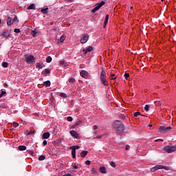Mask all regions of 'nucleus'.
Returning a JSON list of instances; mask_svg holds the SVG:
<instances>
[{
    "instance_id": "nucleus-8",
    "label": "nucleus",
    "mask_w": 176,
    "mask_h": 176,
    "mask_svg": "<svg viewBox=\"0 0 176 176\" xmlns=\"http://www.w3.org/2000/svg\"><path fill=\"white\" fill-rule=\"evenodd\" d=\"M89 34H84L83 37L80 39V43L82 45L86 43L89 41Z\"/></svg>"
},
{
    "instance_id": "nucleus-46",
    "label": "nucleus",
    "mask_w": 176,
    "mask_h": 176,
    "mask_svg": "<svg viewBox=\"0 0 176 176\" xmlns=\"http://www.w3.org/2000/svg\"><path fill=\"white\" fill-rule=\"evenodd\" d=\"M27 152L29 155H34V152L31 150H27Z\"/></svg>"
},
{
    "instance_id": "nucleus-35",
    "label": "nucleus",
    "mask_w": 176,
    "mask_h": 176,
    "mask_svg": "<svg viewBox=\"0 0 176 176\" xmlns=\"http://www.w3.org/2000/svg\"><path fill=\"white\" fill-rule=\"evenodd\" d=\"M13 23H19V19L17 18V16H15L13 19Z\"/></svg>"
},
{
    "instance_id": "nucleus-30",
    "label": "nucleus",
    "mask_w": 176,
    "mask_h": 176,
    "mask_svg": "<svg viewBox=\"0 0 176 176\" xmlns=\"http://www.w3.org/2000/svg\"><path fill=\"white\" fill-rule=\"evenodd\" d=\"M60 97H63V98H67V97H68V96H67V94H65V93H60Z\"/></svg>"
},
{
    "instance_id": "nucleus-17",
    "label": "nucleus",
    "mask_w": 176,
    "mask_h": 176,
    "mask_svg": "<svg viewBox=\"0 0 176 176\" xmlns=\"http://www.w3.org/2000/svg\"><path fill=\"white\" fill-rule=\"evenodd\" d=\"M108 20H109V15L107 14L105 16V19L104 21V28H105V26L107 25V24H108Z\"/></svg>"
},
{
    "instance_id": "nucleus-3",
    "label": "nucleus",
    "mask_w": 176,
    "mask_h": 176,
    "mask_svg": "<svg viewBox=\"0 0 176 176\" xmlns=\"http://www.w3.org/2000/svg\"><path fill=\"white\" fill-rule=\"evenodd\" d=\"M104 5H105V1H104L96 4V7L91 10V13H96V12H97V10H100L101 7L104 6Z\"/></svg>"
},
{
    "instance_id": "nucleus-21",
    "label": "nucleus",
    "mask_w": 176,
    "mask_h": 176,
    "mask_svg": "<svg viewBox=\"0 0 176 176\" xmlns=\"http://www.w3.org/2000/svg\"><path fill=\"white\" fill-rule=\"evenodd\" d=\"M19 151H26L27 150V146H19L18 147Z\"/></svg>"
},
{
    "instance_id": "nucleus-23",
    "label": "nucleus",
    "mask_w": 176,
    "mask_h": 176,
    "mask_svg": "<svg viewBox=\"0 0 176 176\" xmlns=\"http://www.w3.org/2000/svg\"><path fill=\"white\" fill-rule=\"evenodd\" d=\"M47 10H49V8L42 9L41 12L43 13V14H47L48 13Z\"/></svg>"
},
{
    "instance_id": "nucleus-12",
    "label": "nucleus",
    "mask_w": 176,
    "mask_h": 176,
    "mask_svg": "<svg viewBox=\"0 0 176 176\" xmlns=\"http://www.w3.org/2000/svg\"><path fill=\"white\" fill-rule=\"evenodd\" d=\"M50 137V133L49 132H45L42 135L43 140H47Z\"/></svg>"
},
{
    "instance_id": "nucleus-56",
    "label": "nucleus",
    "mask_w": 176,
    "mask_h": 176,
    "mask_svg": "<svg viewBox=\"0 0 176 176\" xmlns=\"http://www.w3.org/2000/svg\"><path fill=\"white\" fill-rule=\"evenodd\" d=\"M111 80H116V77H113L110 78Z\"/></svg>"
},
{
    "instance_id": "nucleus-1",
    "label": "nucleus",
    "mask_w": 176,
    "mask_h": 176,
    "mask_svg": "<svg viewBox=\"0 0 176 176\" xmlns=\"http://www.w3.org/2000/svg\"><path fill=\"white\" fill-rule=\"evenodd\" d=\"M113 127L115 129L116 131H118L120 134L123 133L125 129L124 125L120 122V120H116L113 124Z\"/></svg>"
},
{
    "instance_id": "nucleus-55",
    "label": "nucleus",
    "mask_w": 176,
    "mask_h": 176,
    "mask_svg": "<svg viewBox=\"0 0 176 176\" xmlns=\"http://www.w3.org/2000/svg\"><path fill=\"white\" fill-rule=\"evenodd\" d=\"M159 141H163V139H157V140H155V142H157Z\"/></svg>"
},
{
    "instance_id": "nucleus-4",
    "label": "nucleus",
    "mask_w": 176,
    "mask_h": 176,
    "mask_svg": "<svg viewBox=\"0 0 176 176\" xmlns=\"http://www.w3.org/2000/svg\"><path fill=\"white\" fill-rule=\"evenodd\" d=\"M164 150L165 151V152H167L168 153H171L172 152H175L176 146L175 145H173L172 146H166L164 147Z\"/></svg>"
},
{
    "instance_id": "nucleus-9",
    "label": "nucleus",
    "mask_w": 176,
    "mask_h": 176,
    "mask_svg": "<svg viewBox=\"0 0 176 176\" xmlns=\"http://www.w3.org/2000/svg\"><path fill=\"white\" fill-rule=\"evenodd\" d=\"M80 76H82V78H84L85 79H87V76H89V73L87 72H86V70H82L80 72Z\"/></svg>"
},
{
    "instance_id": "nucleus-38",
    "label": "nucleus",
    "mask_w": 176,
    "mask_h": 176,
    "mask_svg": "<svg viewBox=\"0 0 176 176\" xmlns=\"http://www.w3.org/2000/svg\"><path fill=\"white\" fill-rule=\"evenodd\" d=\"M75 78H69V83H75Z\"/></svg>"
},
{
    "instance_id": "nucleus-13",
    "label": "nucleus",
    "mask_w": 176,
    "mask_h": 176,
    "mask_svg": "<svg viewBox=\"0 0 176 176\" xmlns=\"http://www.w3.org/2000/svg\"><path fill=\"white\" fill-rule=\"evenodd\" d=\"M166 127L164 126H160L158 129V133H162L165 134Z\"/></svg>"
},
{
    "instance_id": "nucleus-50",
    "label": "nucleus",
    "mask_w": 176,
    "mask_h": 176,
    "mask_svg": "<svg viewBox=\"0 0 176 176\" xmlns=\"http://www.w3.org/2000/svg\"><path fill=\"white\" fill-rule=\"evenodd\" d=\"M90 163H91L90 160H87L85 162V164H87V166H89Z\"/></svg>"
},
{
    "instance_id": "nucleus-26",
    "label": "nucleus",
    "mask_w": 176,
    "mask_h": 176,
    "mask_svg": "<svg viewBox=\"0 0 176 176\" xmlns=\"http://www.w3.org/2000/svg\"><path fill=\"white\" fill-rule=\"evenodd\" d=\"M44 85L46 86V87H50V80H47L44 82Z\"/></svg>"
},
{
    "instance_id": "nucleus-15",
    "label": "nucleus",
    "mask_w": 176,
    "mask_h": 176,
    "mask_svg": "<svg viewBox=\"0 0 176 176\" xmlns=\"http://www.w3.org/2000/svg\"><path fill=\"white\" fill-rule=\"evenodd\" d=\"M1 36H3V38H9V36H10V33H9L8 31H5L1 34Z\"/></svg>"
},
{
    "instance_id": "nucleus-32",
    "label": "nucleus",
    "mask_w": 176,
    "mask_h": 176,
    "mask_svg": "<svg viewBox=\"0 0 176 176\" xmlns=\"http://www.w3.org/2000/svg\"><path fill=\"white\" fill-rule=\"evenodd\" d=\"M140 115H141V113L137 111V112H135V113H134L133 117V118H137V116H140Z\"/></svg>"
},
{
    "instance_id": "nucleus-18",
    "label": "nucleus",
    "mask_w": 176,
    "mask_h": 176,
    "mask_svg": "<svg viewBox=\"0 0 176 176\" xmlns=\"http://www.w3.org/2000/svg\"><path fill=\"white\" fill-rule=\"evenodd\" d=\"M87 153H89V152L87 151H82L81 153H80V157H86V155H87Z\"/></svg>"
},
{
    "instance_id": "nucleus-61",
    "label": "nucleus",
    "mask_w": 176,
    "mask_h": 176,
    "mask_svg": "<svg viewBox=\"0 0 176 176\" xmlns=\"http://www.w3.org/2000/svg\"><path fill=\"white\" fill-rule=\"evenodd\" d=\"M111 76H112V77L113 78V77H115V74H112L111 75Z\"/></svg>"
},
{
    "instance_id": "nucleus-43",
    "label": "nucleus",
    "mask_w": 176,
    "mask_h": 176,
    "mask_svg": "<svg viewBox=\"0 0 176 176\" xmlns=\"http://www.w3.org/2000/svg\"><path fill=\"white\" fill-rule=\"evenodd\" d=\"M14 32H16V34H20V29L15 28L14 30Z\"/></svg>"
},
{
    "instance_id": "nucleus-29",
    "label": "nucleus",
    "mask_w": 176,
    "mask_h": 176,
    "mask_svg": "<svg viewBox=\"0 0 176 176\" xmlns=\"http://www.w3.org/2000/svg\"><path fill=\"white\" fill-rule=\"evenodd\" d=\"M46 63H52V58L50 56L46 58Z\"/></svg>"
},
{
    "instance_id": "nucleus-62",
    "label": "nucleus",
    "mask_w": 176,
    "mask_h": 176,
    "mask_svg": "<svg viewBox=\"0 0 176 176\" xmlns=\"http://www.w3.org/2000/svg\"><path fill=\"white\" fill-rule=\"evenodd\" d=\"M148 126L149 127H152V124H148Z\"/></svg>"
},
{
    "instance_id": "nucleus-60",
    "label": "nucleus",
    "mask_w": 176,
    "mask_h": 176,
    "mask_svg": "<svg viewBox=\"0 0 176 176\" xmlns=\"http://www.w3.org/2000/svg\"><path fill=\"white\" fill-rule=\"evenodd\" d=\"M67 2H74V0H67Z\"/></svg>"
},
{
    "instance_id": "nucleus-19",
    "label": "nucleus",
    "mask_w": 176,
    "mask_h": 176,
    "mask_svg": "<svg viewBox=\"0 0 176 176\" xmlns=\"http://www.w3.org/2000/svg\"><path fill=\"white\" fill-rule=\"evenodd\" d=\"M65 38H67V36L65 34H63L60 38V43H63L65 41Z\"/></svg>"
},
{
    "instance_id": "nucleus-54",
    "label": "nucleus",
    "mask_w": 176,
    "mask_h": 176,
    "mask_svg": "<svg viewBox=\"0 0 176 176\" xmlns=\"http://www.w3.org/2000/svg\"><path fill=\"white\" fill-rule=\"evenodd\" d=\"M130 149V145H126V151H129Z\"/></svg>"
},
{
    "instance_id": "nucleus-53",
    "label": "nucleus",
    "mask_w": 176,
    "mask_h": 176,
    "mask_svg": "<svg viewBox=\"0 0 176 176\" xmlns=\"http://www.w3.org/2000/svg\"><path fill=\"white\" fill-rule=\"evenodd\" d=\"M13 126H14V127H19V124L18 123H14Z\"/></svg>"
},
{
    "instance_id": "nucleus-16",
    "label": "nucleus",
    "mask_w": 176,
    "mask_h": 176,
    "mask_svg": "<svg viewBox=\"0 0 176 176\" xmlns=\"http://www.w3.org/2000/svg\"><path fill=\"white\" fill-rule=\"evenodd\" d=\"M13 21H12V17L8 16L7 19V25L10 26L13 24Z\"/></svg>"
},
{
    "instance_id": "nucleus-20",
    "label": "nucleus",
    "mask_w": 176,
    "mask_h": 176,
    "mask_svg": "<svg viewBox=\"0 0 176 176\" xmlns=\"http://www.w3.org/2000/svg\"><path fill=\"white\" fill-rule=\"evenodd\" d=\"M36 68H38L39 69H42L43 68V65L41 64L40 63H36Z\"/></svg>"
},
{
    "instance_id": "nucleus-14",
    "label": "nucleus",
    "mask_w": 176,
    "mask_h": 176,
    "mask_svg": "<svg viewBox=\"0 0 176 176\" xmlns=\"http://www.w3.org/2000/svg\"><path fill=\"white\" fill-rule=\"evenodd\" d=\"M99 171L102 174H107V168H105V166H101L99 169Z\"/></svg>"
},
{
    "instance_id": "nucleus-48",
    "label": "nucleus",
    "mask_w": 176,
    "mask_h": 176,
    "mask_svg": "<svg viewBox=\"0 0 176 176\" xmlns=\"http://www.w3.org/2000/svg\"><path fill=\"white\" fill-rule=\"evenodd\" d=\"M124 78H125L126 79H127L128 78H130V74H124Z\"/></svg>"
},
{
    "instance_id": "nucleus-45",
    "label": "nucleus",
    "mask_w": 176,
    "mask_h": 176,
    "mask_svg": "<svg viewBox=\"0 0 176 176\" xmlns=\"http://www.w3.org/2000/svg\"><path fill=\"white\" fill-rule=\"evenodd\" d=\"M162 168L164 169V170H170V168H168L167 166H162Z\"/></svg>"
},
{
    "instance_id": "nucleus-11",
    "label": "nucleus",
    "mask_w": 176,
    "mask_h": 176,
    "mask_svg": "<svg viewBox=\"0 0 176 176\" xmlns=\"http://www.w3.org/2000/svg\"><path fill=\"white\" fill-rule=\"evenodd\" d=\"M82 124V121L78 120L74 125L72 126V129H76L78 126H80Z\"/></svg>"
},
{
    "instance_id": "nucleus-7",
    "label": "nucleus",
    "mask_w": 176,
    "mask_h": 176,
    "mask_svg": "<svg viewBox=\"0 0 176 176\" xmlns=\"http://www.w3.org/2000/svg\"><path fill=\"white\" fill-rule=\"evenodd\" d=\"M70 134L74 138H76V140H80V135L78 132L75 131L74 130L70 131Z\"/></svg>"
},
{
    "instance_id": "nucleus-25",
    "label": "nucleus",
    "mask_w": 176,
    "mask_h": 176,
    "mask_svg": "<svg viewBox=\"0 0 176 176\" xmlns=\"http://www.w3.org/2000/svg\"><path fill=\"white\" fill-rule=\"evenodd\" d=\"M154 104H155V107H161L162 106V102H160V101H155Z\"/></svg>"
},
{
    "instance_id": "nucleus-64",
    "label": "nucleus",
    "mask_w": 176,
    "mask_h": 176,
    "mask_svg": "<svg viewBox=\"0 0 176 176\" xmlns=\"http://www.w3.org/2000/svg\"><path fill=\"white\" fill-rule=\"evenodd\" d=\"M95 170L94 168H92V170Z\"/></svg>"
},
{
    "instance_id": "nucleus-33",
    "label": "nucleus",
    "mask_w": 176,
    "mask_h": 176,
    "mask_svg": "<svg viewBox=\"0 0 176 176\" xmlns=\"http://www.w3.org/2000/svg\"><path fill=\"white\" fill-rule=\"evenodd\" d=\"M59 64L60 65H64V67H65L67 65V63H65V60H61L59 62Z\"/></svg>"
},
{
    "instance_id": "nucleus-39",
    "label": "nucleus",
    "mask_w": 176,
    "mask_h": 176,
    "mask_svg": "<svg viewBox=\"0 0 176 176\" xmlns=\"http://www.w3.org/2000/svg\"><path fill=\"white\" fill-rule=\"evenodd\" d=\"M44 74H45V75H47V74H50V70L49 69H45L44 71Z\"/></svg>"
},
{
    "instance_id": "nucleus-37",
    "label": "nucleus",
    "mask_w": 176,
    "mask_h": 176,
    "mask_svg": "<svg viewBox=\"0 0 176 176\" xmlns=\"http://www.w3.org/2000/svg\"><path fill=\"white\" fill-rule=\"evenodd\" d=\"M5 94H6V91H2L1 93L0 94V98H2V97H3Z\"/></svg>"
},
{
    "instance_id": "nucleus-24",
    "label": "nucleus",
    "mask_w": 176,
    "mask_h": 176,
    "mask_svg": "<svg viewBox=\"0 0 176 176\" xmlns=\"http://www.w3.org/2000/svg\"><path fill=\"white\" fill-rule=\"evenodd\" d=\"M37 34H38V32H36V31H35V30H32V32H31V35H32L33 38H36Z\"/></svg>"
},
{
    "instance_id": "nucleus-49",
    "label": "nucleus",
    "mask_w": 176,
    "mask_h": 176,
    "mask_svg": "<svg viewBox=\"0 0 176 176\" xmlns=\"http://www.w3.org/2000/svg\"><path fill=\"white\" fill-rule=\"evenodd\" d=\"M120 118H121V119H122L123 120H124V119H126V116L121 114V115L120 116Z\"/></svg>"
},
{
    "instance_id": "nucleus-28",
    "label": "nucleus",
    "mask_w": 176,
    "mask_h": 176,
    "mask_svg": "<svg viewBox=\"0 0 176 176\" xmlns=\"http://www.w3.org/2000/svg\"><path fill=\"white\" fill-rule=\"evenodd\" d=\"M110 166H111V167H113V168H115V167H116V164H115V162L111 161L109 162Z\"/></svg>"
},
{
    "instance_id": "nucleus-40",
    "label": "nucleus",
    "mask_w": 176,
    "mask_h": 176,
    "mask_svg": "<svg viewBox=\"0 0 176 176\" xmlns=\"http://www.w3.org/2000/svg\"><path fill=\"white\" fill-rule=\"evenodd\" d=\"M155 169L157 170H162V165H156Z\"/></svg>"
},
{
    "instance_id": "nucleus-42",
    "label": "nucleus",
    "mask_w": 176,
    "mask_h": 176,
    "mask_svg": "<svg viewBox=\"0 0 176 176\" xmlns=\"http://www.w3.org/2000/svg\"><path fill=\"white\" fill-rule=\"evenodd\" d=\"M67 122H72V120H74V119L72 118V117L69 116V117H67Z\"/></svg>"
},
{
    "instance_id": "nucleus-59",
    "label": "nucleus",
    "mask_w": 176,
    "mask_h": 176,
    "mask_svg": "<svg viewBox=\"0 0 176 176\" xmlns=\"http://www.w3.org/2000/svg\"><path fill=\"white\" fill-rule=\"evenodd\" d=\"M8 84L7 83H4V87H8Z\"/></svg>"
},
{
    "instance_id": "nucleus-6",
    "label": "nucleus",
    "mask_w": 176,
    "mask_h": 176,
    "mask_svg": "<svg viewBox=\"0 0 176 176\" xmlns=\"http://www.w3.org/2000/svg\"><path fill=\"white\" fill-rule=\"evenodd\" d=\"M79 148H80L79 146H70V149H72V155L73 159H75L76 157V149H79Z\"/></svg>"
},
{
    "instance_id": "nucleus-63",
    "label": "nucleus",
    "mask_w": 176,
    "mask_h": 176,
    "mask_svg": "<svg viewBox=\"0 0 176 176\" xmlns=\"http://www.w3.org/2000/svg\"><path fill=\"white\" fill-rule=\"evenodd\" d=\"M140 116H146L141 114Z\"/></svg>"
},
{
    "instance_id": "nucleus-51",
    "label": "nucleus",
    "mask_w": 176,
    "mask_h": 176,
    "mask_svg": "<svg viewBox=\"0 0 176 176\" xmlns=\"http://www.w3.org/2000/svg\"><path fill=\"white\" fill-rule=\"evenodd\" d=\"M43 144L44 145V146H45V145H47V141L44 140V141L43 142Z\"/></svg>"
},
{
    "instance_id": "nucleus-27",
    "label": "nucleus",
    "mask_w": 176,
    "mask_h": 176,
    "mask_svg": "<svg viewBox=\"0 0 176 176\" xmlns=\"http://www.w3.org/2000/svg\"><path fill=\"white\" fill-rule=\"evenodd\" d=\"M1 65L3 68H8V62H3Z\"/></svg>"
},
{
    "instance_id": "nucleus-52",
    "label": "nucleus",
    "mask_w": 176,
    "mask_h": 176,
    "mask_svg": "<svg viewBox=\"0 0 176 176\" xmlns=\"http://www.w3.org/2000/svg\"><path fill=\"white\" fill-rule=\"evenodd\" d=\"M98 129V126H97V125H94L93 126V130H97Z\"/></svg>"
},
{
    "instance_id": "nucleus-58",
    "label": "nucleus",
    "mask_w": 176,
    "mask_h": 176,
    "mask_svg": "<svg viewBox=\"0 0 176 176\" xmlns=\"http://www.w3.org/2000/svg\"><path fill=\"white\" fill-rule=\"evenodd\" d=\"M74 168H75L76 170L78 169V166L74 165Z\"/></svg>"
},
{
    "instance_id": "nucleus-31",
    "label": "nucleus",
    "mask_w": 176,
    "mask_h": 176,
    "mask_svg": "<svg viewBox=\"0 0 176 176\" xmlns=\"http://www.w3.org/2000/svg\"><path fill=\"white\" fill-rule=\"evenodd\" d=\"M171 129V126H167L166 128H165V134L166 133H168V131H170Z\"/></svg>"
},
{
    "instance_id": "nucleus-34",
    "label": "nucleus",
    "mask_w": 176,
    "mask_h": 176,
    "mask_svg": "<svg viewBox=\"0 0 176 176\" xmlns=\"http://www.w3.org/2000/svg\"><path fill=\"white\" fill-rule=\"evenodd\" d=\"M45 159H46V157H45V155H41L38 157V160L42 161V160H45Z\"/></svg>"
},
{
    "instance_id": "nucleus-47",
    "label": "nucleus",
    "mask_w": 176,
    "mask_h": 176,
    "mask_svg": "<svg viewBox=\"0 0 176 176\" xmlns=\"http://www.w3.org/2000/svg\"><path fill=\"white\" fill-rule=\"evenodd\" d=\"M104 135H98V136H96L95 138L97 140V139H98V140H100V139H101V138H102V136H103Z\"/></svg>"
},
{
    "instance_id": "nucleus-2",
    "label": "nucleus",
    "mask_w": 176,
    "mask_h": 176,
    "mask_svg": "<svg viewBox=\"0 0 176 176\" xmlns=\"http://www.w3.org/2000/svg\"><path fill=\"white\" fill-rule=\"evenodd\" d=\"M100 83L104 85V86H108V81L107 80V73L104 69H102L100 73Z\"/></svg>"
},
{
    "instance_id": "nucleus-41",
    "label": "nucleus",
    "mask_w": 176,
    "mask_h": 176,
    "mask_svg": "<svg viewBox=\"0 0 176 176\" xmlns=\"http://www.w3.org/2000/svg\"><path fill=\"white\" fill-rule=\"evenodd\" d=\"M27 135H32V134H35V131H34L33 132H28V131H26Z\"/></svg>"
},
{
    "instance_id": "nucleus-36",
    "label": "nucleus",
    "mask_w": 176,
    "mask_h": 176,
    "mask_svg": "<svg viewBox=\"0 0 176 176\" xmlns=\"http://www.w3.org/2000/svg\"><path fill=\"white\" fill-rule=\"evenodd\" d=\"M144 111H146V112H148V111H149V104H146L145 105Z\"/></svg>"
},
{
    "instance_id": "nucleus-22",
    "label": "nucleus",
    "mask_w": 176,
    "mask_h": 176,
    "mask_svg": "<svg viewBox=\"0 0 176 176\" xmlns=\"http://www.w3.org/2000/svg\"><path fill=\"white\" fill-rule=\"evenodd\" d=\"M28 10H32L34 9H35V4L32 3L30 4L28 8Z\"/></svg>"
},
{
    "instance_id": "nucleus-5",
    "label": "nucleus",
    "mask_w": 176,
    "mask_h": 176,
    "mask_svg": "<svg viewBox=\"0 0 176 176\" xmlns=\"http://www.w3.org/2000/svg\"><path fill=\"white\" fill-rule=\"evenodd\" d=\"M25 61L27 64H32V63H35V57L32 55L28 56L25 58Z\"/></svg>"
},
{
    "instance_id": "nucleus-10",
    "label": "nucleus",
    "mask_w": 176,
    "mask_h": 176,
    "mask_svg": "<svg viewBox=\"0 0 176 176\" xmlns=\"http://www.w3.org/2000/svg\"><path fill=\"white\" fill-rule=\"evenodd\" d=\"M90 52H93V47H91V46H89L87 49H83L82 50L83 54H86V53H89Z\"/></svg>"
},
{
    "instance_id": "nucleus-57",
    "label": "nucleus",
    "mask_w": 176,
    "mask_h": 176,
    "mask_svg": "<svg viewBox=\"0 0 176 176\" xmlns=\"http://www.w3.org/2000/svg\"><path fill=\"white\" fill-rule=\"evenodd\" d=\"M2 108H5V107L3 106V104H0V109H2Z\"/></svg>"
},
{
    "instance_id": "nucleus-44",
    "label": "nucleus",
    "mask_w": 176,
    "mask_h": 176,
    "mask_svg": "<svg viewBox=\"0 0 176 176\" xmlns=\"http://www.w3.org/2000/svg\"><path fill=\"white\" fill-rule=\"evenodd\" d=\"M151 173H155V171H157L156 167L154 166V167L151 168Z\"/></svg>"
}]
</instances>
